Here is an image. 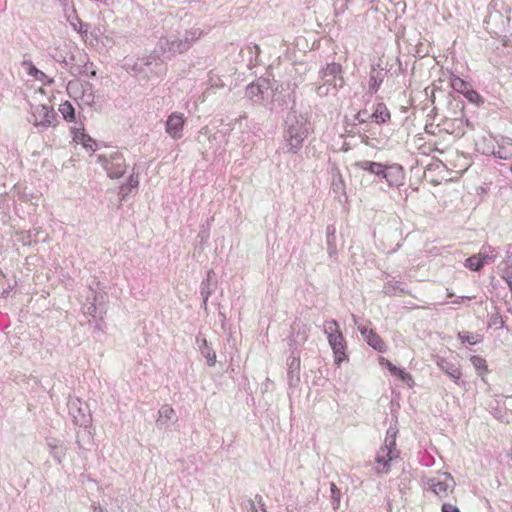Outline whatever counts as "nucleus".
Wrapping results in <instances>:
<instances>
[{
    "label": "nucleus",
    "instance_id": "obj_31",
    "mask_svg": "<svg viewBox=\"0 0 512 512\" xmlns=\"http://www.w3.org/2000/svg\"><path fill=\"white\" fill-rule=\"evenodd\" d=\"M367 112L366 111H360L357 113L356 115V119L360 122V123H365L367 121Z\"/></svg>",
    "mask_w": 512,
    "mask_h": 512
},
{
    "label": "nucleus",
    "instance_id": "obj_9",
    "mask_svg": "<svg viewBox=\"0 0 512 512\" xmlns=\"http://www.w3.org/2000/svg\"><path fill=\"white\" fill-rule=\"evenodd\" d=\"M33 117L35 125L49 126L52 124L54 113L51 108L45 105H39L35 107Z\"/></svg>",
    "mask_w": 512,
    "mask_h": 512
},
{
    "label": "nucleus",
    "instance_id": "obj_33",
    "mask_svg": "<svg viewBox=\"0 0 512 512\" xmlns=\"http://www.w3.org/2000/svg\"><path fill=\"white\" fill-rule=\"evenodd\" d=\"M460 339L462 340V342H468L470 344H476V341H474L472 339V337H469L468 335L467 336L460 335Z\"/></svg>",
    "mask_w": 512,
    "mask_h": 512
},
{
    "label": "nucleus",
    "instance_id": "obj_10",
    "mask_svg": "<svg viewBox=\"0 0 512 512\" xmlns=\"http://www.w3.org/2000/svg\"><path fill=\"white\" fill-rule=\"evenodd\" d=\"M191 47V43L188 42V37L183 39H166L164 43L161 45V50L163 52H179L183 53L187 51Z\"/></svg>",
    "mask_w": 512,
    "mask_h": 512
},
{
    "label": "nucleus",
    "instance_id": "obj_24",
    "mask_svg": "<svg viewBox=\"0 0 512 512\" xmlns=\"http://www.w3.org/2000/svg\"><path fill=\"white\" fill-rule=\"evenodd\" d=\"M401 381L406 382L409 386L414 385L413 377L410 373L406 372L404 369H400L399 373L396 375Z\"/></svg>",
    "mask_w": 512,
    "mask_h": 512
},
{
    "label": "nucleus",
    "instance_id": "obj_16",
    "mask_svg": "<svg viewBox=\"0 0 512 512\" xmlns=\"http://www.w3.org/2000/svg\"><path fill=\"white\" fill-rule=\"evenodd\" d=\"M496 154L501 159H512V140H503L502 144L498 147Z\"/></svg>",
    "mask_w": 512,
    "mask_h": 512
},
{
    "label": "nucleus",
    "instance_id": "obj_1",
    "mask_svg": "<svg viewBox=\"0 0 512 512\" xmlns=\"http://www.w3.org/2000/svg\"><path fill=\"white\" fill-rule=\"evenodd\" d=\"M324 332L327 335L328 342L334 354V362L340 367L345 361H348L347 343L342 332L339 329V324L336 320L326 321L324 324Z\"/></svg>",
    "mask_w": 512,
    "mask_h": 512
},
{
    "label": "nucleus",
    "instance_id": "obj_25",
    "mask_svg": "<svg viewBox=\"0 0 512 512\" xmlns=\"http://www.w3.org/2000/svg\"><path fill=\"white\" fill-rule=\"evenodd\" d=\"M330 490H331V497H332V499L335 502L334 509H337L339 507V504H340V491L337 488L335 483H331Z\"/></svg>",
    "mask_w": 512,
    "mask_h": 512
},
{
    "label": "nucleus",
    "instance_id": "obj_7",
    "mask_svg": "<svg viewBox=\"0 0 512 512\" xmlns=\"http://www.w3.org/2000/svg\"><path fill=\"white\" fill-rule=\"evenodd\" d=\"M389 186H399L404 180V170L398 164L384 165L382 175Z\"/></svg>",
    "mask_w": 512,
    "mask_h": 512
},
{
    "label": "nucleus",
    "instance_id": "obj_4",
    "mask_svg": "<svg viewBox=\"0 0 512 512\" xmlns=\"http://www.w3.org/2000/svg\"><path fill=\"white\" fill-rule=\"evenodd\" d=\"M396 433L394 432L390 439L387 438L385 441V446L382 447L377 454L376 461L378 464L383 465V472H387L389 470V462L393 460V458L397 457V453H395L396 441H395Z\"/></svg>",
    "mask_w": 512,
    "mask_h": 512
},
{
    "label": "nucleus",
    "instance_id": "obj_17",
    "mask_svg": "<svg viewBox=\"0 0 512 512\" xmlns=\"http://www.w3.org/2000/svg\"><path fill=\"white\" fill-rule=\"evenodd\" d=\"M59 112L62 114L63 118L68 122L75 121V110L72 104L69 101H65L59 105Z\"/></svg>",
    "mask_w": 512,
    "mask_h": 512
},
{
    "label": "nucleus",
    "instance_id": "obj_30",
    "mask_svg": "<svg viewBox=\"0 0 512 512\" xmlns=\"http://www.w3.org/2000/svg\"><path fill=\"white\" fill-rule=\"evenodd\" d=\"M447 373L455 381L459 380L460 377L462 376V373H461L460 369H458V368H455L452 371H447Z\"/></svg>",
    "mask_w": 512,
    "mask_h": 512
},
{
    "label": "nucleus",
    "instance_id": "obj_27",
    "mask_svg": "<svg viewBox=\"0 0 512 512\" xmlns=\"http://www.w3.org/2000/svg\"><path fill=\"white\" fill-rule=\"evenodd\" d=\"M202 32L199 30V29H196V30H193V31H189L186 33V37H188V42H190L191 44L200 38Z\"/></svg>",
    "mask_w": 512,
    "mask_h": 512
},
{
    "label": "nucleus",
    "instance_id": "obj_8",
    "mask_svg": "<svg viewBox=\"0 0 512 512\" xmlns=\"http://www.w3.org/2000/svg\"><path fill=\"white\" fill-rule=\"evenodd\" d=\"M71 134L72 140L76 144L82 145L83 148L91 152L96 150V141L91 136L86 134L83 125H80L79 127H72Z\"/></svg>",
    "mask_w": 512,
    "mask_h": 512
},
{
    "label": "nucleus",
    "instance_id": "obj_14",
    "mask_svg": "<svg viewBox=\"0 0 512 512\" xmlns=\"http://www.w3.org/2000/svg\"><path fill=\"white\" fill-rule=\"evenodd\" d=\"M355 166L361 170L368 171L375 175H382L384 165L381 163L363 160L355 163Z\"/></svg>",
    "mask_w": 512,
    "mask_h": 512
},
{
    "label": "nucleus",
    "instance_id": "obj_15",
    "mask_svg": "<svg viewBox=\"0 0 512 512\" xmlns=\"http://www.w3.org/2000/svg\"><path fill=\"white\" fill-rule=\"evenodd\" d=\"M487 256L478 253L466 259L465 267L471 271H479L485 264Z\"/></svg>",
    "mask_w": 512,
    "mask_h": 512
},
{
    "label": "nucleus",
    "instance_id": "obj_32",
    "mask_svg": "<svg viewBox=\"0 0 512 512\" xmlns=\"http://www.w3.org/2000/svg\"><path fill=\"white\" fill-rule=\"evenodd\" d=\"M128 185L132 188H136L139 185V180L137 177L130 176L128 179Z\"/></svg>",
    "mask_w": 512,
    "mask_h": 512
},
{
    "label": "nucleus",
    "instance_id": "obj_36",
    "mask_svg": "<svg viewBox=\"0 0 512 512\" xmlns=\"http://www.w3.org/2000/svg\"><path fill=\"white\" fill-rule=\"evenodd\" d=\"M38 77H40L41 80H43V78L45 77V74L44 75L38 74Z\"/></svg>",
    "mask_w": 512,
    "mask_h": 512
},
{
    "label": "nucleus",
    "instance_id": "obj_21",
    "mask_svg": "<svg viewBox=\"0 0 512 512\" xmlns=\"http://www.w3.org/2000/svg\"><path fill=\"white\" fill-rule=\"evenodd\" d=\"M175 411L170 405H163L159 410V418L158 421L164 419L165 421L170 420L174 417Z\"/></svg>",
    "mask_w": 512,
    "mask_h": 512
},
{
    "label": "nucleus",
    "instance_id": "obj_3",
    "mask_svg": "<svg viewBox=\"0 0 512 512\" xmlns=\"http://www.w3.org/2000/svg\"><path fill=\"white\" fill-rule=\"evenodd\" d=\"M98 162L104 167L111 179L121 178L127 169L126 160L119 152H114L109 156L99 155Z\"/></svg>",
    "mask_w": 512,
    "mask_h": 512
},
{
    "label": "nucleus",
    "instance_id": "obj_35",
    "mask_svg": "<svg viewBox=\"0 0 512 512\" xmlns=\"http://www.w3.org/2000/svg\"><path fill=\"white\" fill-rule=\"evenodd\" d=\"M215 359H216V356H215V354H213V356L208 359L209 364L210 365H214L215 364Z\"/></svg>",
    "mask_w": 512,
    "mask_h": 512
},
{
    "label": "nucleus",
    "instance_id": "obj_13",
    "mask_svg": "<svg viewBox=\"0 0 512 512\" xmlns=\"http://www.w3.org/2000/svg\"><path fill=\"white\" fill-rule=\"evenodd\" d=\"M390 112L384 103H377L374 106L371 118L377 124H383L390 120Z\"/></svg>",
    "mask_w": 512,
    "mask_h": 512
},
{
    "label": "nucleus",
    "instance_id": "obj_5",
    "mask_svg": "<svg viewBox=\"0 0 512 512\" xmlns=\"http://www.w3.org/2000/svg\"><path fill=\"white\" fill-rule=\"evenodd\" d=\"M185 124V117L182 113H172L168 116L165 130L166 133L173 139H180L183 136V127Z\"/></svg>",
    "mask_w": 512,
    "mask_h": 512
},
{
    "label": "nucleus",
    "instance_id": "obj_22",
    "mask_svg": "<svg viewBox=\"0 0 512 512\" xmlns=\"http://www.w3.org/2000/svg\"><path fill=\"white\" fill-rule=\"evenodd\" d=\"M379 364L381 366L386 367L393 376H396L399 373V370L401 369L395 366L391 361L384 357L379 358Z\"/></svg>",
    "mask_w": 512,
    "mask_h": 512
},
{
    "label": "nucleus",
    "instance_id": "obj_29",
    "mask_svg": "<svg viewBox=\"0 0 512 512\" xmlns=\"http://www.w3.org/2000/svg\"><path fill=\"white\" fill-rule=\"evenodd\" d=\"M442 512H460V510L453 504L444 503L442 505Z\"/></svg>",
    "mask_w": 512,
    "mask_h": 512
},
{
    "label": "nucleus",
    "instance_id": "obj_2",
    "mask_svg": "<svg viewBox=\"0 0 512 512\" xmlns=\"http://www.w3.org/2000/svg\"><path fill=\"white\" fill-rule=\"evenodd\" d=\"M310 132L309 123L303 118L295 119L287 129L285 138L289 145V151L296 153L303 145Z\"/></svg>",
    "mask_w": 512,
    "mask_h": 512
},
{
    "label": "nucleus",
    "instance_id": "obj_28",
    "mask_svg": "<svg viewBox=\"0 0 512 512\" xmlns=\"http://www.w3.org/2000/svg\"><path fill=\"white\" fill-rule=\"evenodd\" d=\"M28 74L35 77L37 80H41L38 74L44 75V73L38 70L32 63H29Z\"/></svg>",
    "mask_w": 512,
    "mask_h": 512
},
{
    "label": "nucleus",
    "instance_id": "obj_26",
    "mask_svg": "<svg viewBox=\"0 0 512 512\" xmlns=\"http://www.w3.org/2000/svg\"><path fill=\"white\" fill-rule=\"evenodd\" d=\"M300 370V358L298 357H294L291 362L289 363V371L288 373H293L294 371H296L297 373L299 372Z\"/></svg>",
    "mask_w": 512,
    "mask_h": 512
},
{
    "label": "nucleus",
    "instance_id": "obj_23",
    "mask_svg": "<svg viewBox=\"0 0 512 512\" xmlns=\"http://www.w3.org/2000/svg\"><path fill=\"white\" fill-rule=\"evenodd\" d=\"M379 364L381 366L386 367L393 376H396L399 373V370L401 369L395 366L391 361L384 357L379 358Z\"/></svg>",
    "mask_w": 512,
    "mask_h": 512
},
{
    "label": "nucleus",
    "instance_id": "obj_6",
    "mask_svg": "<svg viewBox=\"0 0 512 512\" xmlns=\"http://www.w3.org/2000/svg\"><path fill=\"white\" fill-rule=\"evenodd\" d=\"M445 130L456 137H461L465 134L466 128H471L468 119L464 115L453 119H446L444 122Z\"/></svg>",
    "mask_w": 512,
    "mask_h": 512
},
{
    "label": "nucleus",
    "instance_id": "obj_12",
    "mask_svg": "<svg viewBox=\"0 0 512 512\" xmlns=\"http://www.w3.org/2000/svg\"><path fill=\"white\" fill-rule=\"evenodd\" d=\"M361 334L364 336L368 345L379 352L386 351V344L383 339L373 330L361 329Z\"/></svg>",
    "mask_w": 512,
    "mask_h": 512
},
{
    "label": "nucleus",
    "instance_id": "obj_19",
    "mask_svg": "<svg viewBox=\"0 0 512 512\" xmlns=\"http://www.w3.org/2000/svg\"><path fill=\"white\" fill-rule=\"evenodd\" d=\"M451 86L454 90L463 94L469 93L471 90L470 84L458 76L451 78Z\"/></svg>",
    "mask_w": 512,
    "mask_h": 512
},
{
    "label": "nucleus",
    "instance_id": "obj_20",
    "mask_svg": "<svg viewBox=\"0 0 512 512\" xmlns=\"http://www.w3.org/2000/svg\"><path fill=\"white\" fill-rule=\"evenodd\" d=\"M501 277L506 281L510 291L512 292V263H503V266L501 267Z\"/></svg>",
    "mask_w": 512,
    "mask_h": 512
},
{
    "label": "nucleus",
    "instance_id": "obj_18",
    "mask_svg": "<svg viewBox=\"0 0 512 512\" xmlns=\"http://www.w3.org/2000/svg\"><path fill=\"white\" fill-rule=\"evenodd\" d=\"M470 360L479 375L484 376V375L488 374V372H489L488 365H487L486 360L483 357L474 355L471 357Z\"/></svg>",
    "mask_w": 512,
    "mask_h": 512
},
{
    "label": "nucleus",
    "instance_id": "obj_34",
    "mask_svg": "<svg viewBox=\"0 0 512 512\" xmlns=\"http://www.w3.org/2000/svg\"><path fill=\"white\" fill-rule=\"evenodd\" d=\"M469 300H470V297L462 296L458 300H456L455 303L460 304V303H463L464 301H469Z\"/></svg>",
    "mask_w": 512,
    "mask_h": 512
},
{
    "label": "nucleus",
    "instance_id": "obj_11",
    "mask_svg": "<svg viewBox=\"0 0 512 512\" xmlns=\"http://www.w3.org/2000/svg\"><path fill=\"white\" fill-rule=\"evenodd\" d=\"M431 489L440 498L447 497L452 491V479L444 476L443 479L432 480Z\"/></svg>",
    "mask_w": 512,
    "mask_h": 512
}]
</instances>
